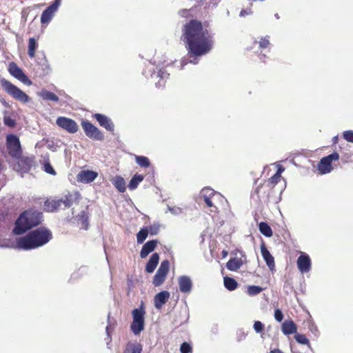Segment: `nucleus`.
Masks as SVG:
<instances>
[{
  "label": "nucleus",
  "instance_id": "nucleus-1",
  "mask_svg": "<svg viewBox=\"0 0 353 353\" xmlns=\"http://www.w3.org/2000/svg\"><path fill=\"white\" fill-rule=\"evenodd\" d=\"M183 40L188 51V57L181 61V69L188 63L197 64L199 57L208 54L214 45V34L204 28L201 22L192 19L184 25Z\"/></svg>",
  "mask_w": 353,
  "mask_h": 353
},
{
  "label": "nucleus",
  "instance_id": "nucleus-2",
  "mask_svg": "<svg viewBox=\"0 0 353 353\" xmlns=\"http://www.w3.org/2000/svg\"><path fill=\"white\" fill-rule=\"evenodd\" d=\"M52 239V232L46 227H40L18 238L16 248L23 250H34L47 244Z\"/></svg>",
  "mask_w": 353,
  "mask_h": 353
},
{
  "label": "nucleus",
  "instance_id": "nucleus-3",
  "mask_svg": "<svg viewBox=\"0 0 353 353\" xmlns=\"http://www.w3.org/2000/svg\"><path fill=\"white\" fill-rule=\"evenodd\" d=\"M43 221V214L37 210H26L22 212L14 223L12 233L21 235L32 228L38 226Z\"/></svg>",
  "mask_w": 353,
  "mask_h": 353
},
{
  "label": "nucleus",
  "instance_id": "nucleus-4",
  "mask_svg": "<svg viewBox=\"0 0 353 353\" xmlns=\"http://www.w3.org/2000/svg\"><path fill=\"white\" fill-rule=\"evenodd\" d=\"M143 74L148 78L152 79H159V80L155 83L157 88L163 87L165 83L166 79L168 78L170 74L163 70V67L156 66L154 63L148 62L145 68L143 71Z\"/></svg>",
  "mask_w": 353,
  "mask_h": 353
},
{
  "label": "nucleus",
  "instance_id": "nucleus-5",
  "mask_svg": "<svg viewBox=\"0 0 353 353\" xmlns=\"http://www.w3.org/2000/svg\"><path fill=\"white\" fill-rule=\"evenodd\" d=\"M72 203L73 196L68 194L60 199H47L44 203V209L47 212H52L61 208H68Z\"/></svg>",
  "mask_w": 353,
  "mask_h": 353
},
{
  "label": "nucleus",
  "instance_id": "nucleus-6",
  "mask_svg": "<svg viewBox=\"0 0 353 353\" xmlns=\"http://www.w3.org/2000/svg\"><path fill=\"white\" fill-rule=\"evenodd\" d=\"M0 83L3 89L14 99L23 103L30 101V98L29 96L9 81L2 79L0 81Z\"/></svg>",
  "mask_w": 353,
  "mask_h": 353
},
{
  "label": "nucleus",
  "instance_id": "nucleus-7",
  "mask_svg": "<svg viewBox=\"0 0 353 353\" xmlns=\"http://www.w3.org/2000/svg\"><path fill=\"white\" fill-rule=\"evenodd\" d=\"M132 322L130 329L134 335H138L144 330L145 310L143 307L135 308L132 310Z\"/></svg>",
  "mask_w": 353,
  "mask_h": 353
},
{
  "label": "nucleus",
  "instance_id": "nucleus-8",
  "mask_svg": "<svg viewBox=\"0 0 353 353\" xmlns=\"http://www.w3.org/2000/svg\"><path fill=\"white\" fill-rule=\"evenodd\" d=\"M7 149L9 154L14 159H19L22 154V150L19 139L17 136L10 134L7 135Z\"/></svg>",
  "mask_w": 353,
  "mask_h": 353
},
{
  "label": "nucleus",
  "instance_id": "nucleus-9",
  "mask_svg": "<svg viewBox=\"0 0 353 353\" xmlns=\"http://www.w3.org/2000/svg\"><path fill=\"white\" fill-rule=\"evenodd\" d=\"M81 126L85 135L90 139L96 141H103L104 139L103 133L89 121L83 120Z\"/></svg>",
  "mask_w": 353,
  "mask_h": 353
},
{
  "label": "nucleus",
  "instance_id": "nucleus-10",
  "mask_svg": "<svg viewBox=\"0 0 353 353\" xmlns=\"http://www.w3.org/2000/svg\"><path fill=\"white\" fill-rule=\"evenodd\" d=\"M339 159V154L334 152L332 154L323 157L317 165V169L321 174H326L332 172L333 168L332 166V162L333 161H337Z\"/></svg>",
  "mask_w": 353,
  "mask_h": 353
},
{
  "label": "nucleus",
  "instance_id": "nucleus-11",
  "mask_svg": "<svg viewBox=\"0 0 353 353\" xmlns=\"http://www.w3.org/2000/svg\"><path fill=\"white\" fill-rule=\"evenodd\" d=\"M201 197L203 198L205 204L211 208V212H216V206L214 205V201L216 198L221 196L219 193L216 192L213 189L206 187L202 189L200 192Z\"/></svg>",
  "mask_w": 353,
  "mask_h": 353
},
{
  "label": "nucleus",
  "instance_id": "nucleus-12",
  "mask_svg": "<svg viewBox=\"0 0 353 353\" xmlns=\"http://www.w3.org/2000/svg\"><path fill=\"white\" fill-rule=\"evenodd\" d=\"M170 262L168 260H164L161 263V265L157 270L155 275L154 276L152 284L156 286H160L163 283L166 276L169 272Z\"/></svg>",
  "mask_w": 353,
  "mask_h": 353
},
{
  "label": "nucleus",
  "instance_id": "nucleus-13",
  "mask_svg": "<svg viewBox=\"0 0 353 353\" xmlns=\"http://www.w3.org/2000/svg\"><path fill=\"white\" fill-rule=\"evenodd\" d=\"M57 125L69 133L74 134L79 130L77 122L70 118L59 117L56 120Z\"/></svg>",
  "mask_w": 353,
  "mask_h": 353
},
{
  "label": "nucleus",
  "instance_id": "nucleus-14",
  "mask_svg": "<svg viewBox=\"0 0 353 353\" xmlns=\"http://www.w3.org/2000/svg\"><path fill=\"white\" fill-rule=\"evenodd\" d=\"M8 71L12 76L19 80L25 85H32V82L14 62H11L9 64Z\"/></svg>",
  "mask_w": 353,
  "mask_h": 353
},
{
  "label": "nucleus",
  "instance_id": "nucleus-15",
  "mask_svg": "<svg viewBox=\"0 0 353 353\" xmlns=\"http://www.w3.org/2000/svg\"><path fill=\"white\" fill-rule=\"evenodd\" d=\"M297 268L301 274L309 272L312 267V261L309 255L301 252L297 259Z\"/></svg>",
  "mask_w": 353,
  "mask_h": 353
},
{
  "label": "nucleus",
  "instance_id": "nucleus-16",
  "mask_svg": "<svg viewBox=\"0 0 353 353\" xmlns=\"http://www.w3.org/2000/svg\"><path fill=\"white\" fill-rule=\"evenodd\" d=\"M92 117L94 118L99 123V124L104 128L107 131L112 132L114 130V125L108 117L99 114L95 113L92 115Z\"/></svg>",
  "mask_w": 353,
  "mask_h": 353
},
{
  "label": "nucleus",
  "instance_id": "nucleus-17",
  "mask_svg": "<svg viewBox=\"0 0 353 353\" xmlns=\"http://www.w3.org/2000/svg\"><path fill=\"white\" fill-rule=\"evenodd\" d=\"M179 290L184 294H189L192 291L193 283L191 278L186 275L178 278Z\"/></svg>",
  "mask_w": 353,
  "mask_h": 353
},
{
  "label": "nucleus",
  "instance_id": "nucleus-18",
  "mask_svg": "<svg viewBox=\"0 0 353 353\" xmlns=\"http://www.w3.org/2000/svg\"><path fill=\"white\" fill-rule=\"evenodd\" d=\"M98 176V173L92 170H81L77 174V181L84 183H89L94 181Z\"/></svg>",
  "mask_w": 353,
  "mask_h": 353
},
{
  "label": "nucleus",
  "instance_id": "nucleus-19",
  "mask_svg": "<svg viewBox=\"0 0 353 353\" xmlns=\"http://www.w3.org/2000/svg\"><path fill=\"white\" fill-rule=\"evenodd\" d=\"M58 8L54 6L53 5H50L48 6L41 14V23L42 24L48 23L54 17L55 12L57 11Z\"/></svg>",
  "mask_w": 353,
  "mask_h": 353
},
{
  "label": "nucleus",
  "instance_id": "nucleus-20",
  "mask_svg": "<svg viewBox=\"0 0 353 353\" xmlns=\"http://www.w3.org/2000/svg\"><path fill=\"white\" fill-rule=\"evenodd\" d=\"M143 345L137 341H128L123 349V353H142Z\"/></svg>",
  "mask_w": 353,
  "mask_h": 353
},
{
  "label": "nucleus",
  "instance_id": "nucleus-21",
  "mask_svg": "<svg viewBox=\"0 0 353 353\" xmlns=\"http://www.w3.org/2000/svg\"><path fill=\"white\" fill-rule=\"evenodd\" d=\"M261 252L266 265L268 266L270 270H274V259L272 256L269 250L266 248L264 244L261 246Z\"/></svg>",
  "mask_w": 353,
  "mask_h": 353
},
{
  "label": "nucleus",
  "instance_id": "nucleus-22",
  "mask_svg": "<svg viewBox=\"0 0 353 353\" xmlns=\"http://www.w3.org/2000/svg\"><path fill=\"white\" fill-rule=\"evenodd\" d=\"M170 298V293L168 291H161L155 295L154 299V306L157 309H161Z\"/></svg>",
  "mask_w": 353,
  "mask_h": 353
},
{
  "label": "nucleus",
  "instance_id": "nucleus-23",
  "mask_svg": "<svg viewBox=\"0 0 353 353\" xmlns=\"http://www.w3.org/2000/svg\"><path fill=\"white\" fill-rule=\"evenodd\" d=\"M158 241L156 239L147 241L142 247L140 252V256L142 259L145 258L150 253L153 252L157 247Z\"/></svg>",
  "mask_w": 353,
  "mask_h": 353
},
{
  "label": "nucleus",
  "instance_id": "nucleus-24",
  "mask_svg": "<svg viewBox=\"0 0 353 353\" xmlns=\"http://www.w3.org/2000/svg\"><path fill=\"white\" fill-rule=\"evenodd\" d=\"M281 330L285 335L296 333L297 326L292 320L285 321L281 325Z\"/></svg>",
  "mask_w": 353,
  "mask_h": 353
},
{
  "label": "nucleus",
  "instance_id": "nucleus-25",
  "mask_svg": "<svg viewBox=\"0 0 353 353\" xmlns=\"http://www.w3.org/2000/svg\"><path fill=\"white\" fill-rule=\"evenodd\" d=\"M159 261V255L155 252L152 254L145 266V271L148 273H152L156 269Z\"/></svg>",
  "mask_w": 353,
  "mask_h": 353
},
{
  "label": "nucleus",
  "instance_id": "nucleus-26",
  "mask_svg": "<svg viewBox=\"0 0 353 353\" xmlns=\"http://www.w3.org/2000/svg\"><path fill=\"white\" fill-rule=\"evenodd\" d=\"M37 95L45 101L58 102L59 100V97L54 93L46 89H42L37 93Z\"/></svg>",
  "mask_w": 353,
  "mask_h": 353
},
{
  "label": "nucleus",
  "instance_id": "nucleus-27",
  "mask_svg": "<svg viewBox=\"0 0 353 353\" xmlns=\"http://www.w3.org/2000/svg\"><path fill=\"white\" fill-rule=\"evenodd\" d=\"M243 265L241 259L231 258L226 263V268L230 271H236Z\"/></svg>",
  "mask_w": 353,
  "mask_h": 353
},
{
  "label": "nucleus",
  "instance_id": "nucleus-28",
  "mask_svg": "<svg viewBox=\"0 0 353 353\" xmlns=\"http://www.w3.org/2000/svg\"><path fill=\"white\" fill-rule=\"evenodd\" d=\"M112 183L119 192L123 193L125 191V181L123 177L117 176L112 179Z\"/></svg>",
  "mask_w": 353,
  "mask_h": 353
},
{
  "label": "nucleus",
  "instance_id": "nucleus-29",
  "mask_svg": "<svg viewBox=\"0 0 353 353\" xmlns=\"http://www.w3.org/2000/svg\"><path fill=\"white\" fill-rule=\"evenodd\" d=\"M89 272V268L86 265L81 266L77 271L73 272L71 275V279H79L82 276L87 275Z\"/></svg>",
  "mask_w": 353,
  "mask_h": 353
},
{
  "label": "nucleus",
  "instance_id": "nucleus-30",
  "mask_svg": "<svg viewBox=\"0 0 353 353\" xmlns=\"http://www.w3.org/2000/svg\"><path fill=\"white\" fill-rule=\"evenodd\" d=\"M259 229L260 232L266 237L272 236V230L270 226L265 222H261L259 224Z\"/></svg>",
  "mask_w": 353,
  "mask_h": 353
},
{
  "label": "nucleus",
  "instance_id": "nucleus-31",
  "mask_svg": "<svg viewBox=\"0 0 353 353\" xmlns=\"http://www.w3.org/2000/svg\"><path fill=\"white\" fill-rule=\"evenodd\" d=\"M143 180V176L141 174L134 175L130 181L128 188L131 190H135L138 185Z\"/></svg>",
  "mask_w": 353,
  "mask_h": 353
},
{
  "label": "nucleus",
  "instance_id": "nucleus-32",
  "mask_svg": "<svg viewBox=\"0 0 353 353\" xmlns=\"http://www.w3.org/2000/svg\"><path fill=\"white\" fill-rule=\"evenodd\" d=\"M224 286L230 291L234 290L238 285L237 282L231 277L225 276L223 280Z\"/></svg>",
  "mask_w": 353,
  "mask_h": 353
},
{
  "label": "nucleus",
  "instance_id": "nucleus-33",
  "mask_svg": "<svg viewBox=\"0 0 353 353\" xmlns=\"http://www.w3.org/2000/svg\"><path fill=\"white\" fill-rule=\"evenodd\" d=\"M37 43L34 38L32 37L29 39L28 54L30 58L34 57L35 50L37 48Z\"/></svg>",
  "mask_w": 353,
  "mask_h": 353
},
{
  "label": "nucleus",
  "instance_id": "nucleus-34",
  "mask_svg": "<svg viewBox=\"0 0 353 353\" xmlns=\"http://www.w3.org/2000/svg\"><path fill=\"white\" fill-rule=\"evenodd\" d=\"M88 213L85 210H82L78 215V219L81 222L85 230H88Z\"/></svg>",
  "mask_w": 353,
  "mask_h": 353
},
{
  "label": "nucleus",
  "instance_id": "nucleus-35",
  "mask_svg": "<svg viewBox=\"0 0 353 353\" xmlns=\"http://www.w3.org/2000/svg\"><path fill=\"white\" fill-rule=\"evenodd\" d=\"M270 37L266 36L264 37H261L259 41H254V43L259 44V48L261 50H265L270 48Z\"/></svg>",
  "mask_w": 353,
  "mask_h": 353
},
{
  "label": "nucleus",
  "instance_id": "nucleus-36",
  "mask_svg": "<svg viewBox=\"0 0 353 353\" xmlns=\"http://www.w3.org/2000/svg\"><path fill=\"white\" fill-rule=\"evenodd\" d=\"M148 236L146 228L143 227L141 228L139 232L137 234V241L138 244L143 243Z\"/></svg>",
  "mask_w": 353,
  "mask_h": 353
},
{
  "label": "nucleus",
  "instance_id": "nucleus-37",
  "mask_svg": "<svg viewBox=\"0 0 353 353\" xmlns=\"http://www.w3.org/2000/svg\"><path fill=\"white\" fill-rule=\"evenodd\" d=\"M136 163L142 168H148L150 165V161L148 157L144 156H136Z\"/></svg>",
  "mask_w": 353,
  "mask_h": 353
},
{
  "label": "nucleus",
  "instance_id": "nucleus-38",
  "mask_svg": "<svg viewBox=\"0 0 353 353\" xmlns=\"http://www.w3.org/2000/svg\"><path fill=\"white\" fill-rule=\"evenodd\" d=\"M263 291V288L257 285H250L248 287L247 293L250 296H255L259 294Z\"/></svg>",
  "mask_w": 353,
  "mask_h": 353
},
{
  "label": "nucleus",
  "instance_id": "nucleus-39",
  "mask_svg": "<svg viewBox=\"0 0 353 353\" xmlns=\"http://www.w3.org/2000/svg\"><path fill=\"white\" fill-rule=\"evenodd\" d=\"M296 341L302 345H307L310 346L309 340L306 338L304 334L296 333L294 336Z\"/></svg>",
  "mask_w": 353,
  "mask_h": 353
},
{
  "label": "nucleus",
  "instance_id": "nucleus-40",
  "mask_svg": "<svg viewBox=\"0 0 353 353\" xmlns=\"http://www.w3.org/2000/svg\"><path fill=\"white\" fill-rule=\"evenodd\" d=\"M168 210L174 216H179L183 213V210L178 206L167 205Z\"/></svg>",
  "mask_w": 353,
  "mask_h": 353
},
{
  "label": "nucleus",
  "instance_id": "nucleus-41",
  "mask_svg": "<svg viewBox=\"0 0 353 353\" xmlns=\"http://www.w3.org/2000/svg\"><path fill=\"white\" fill-rule=\"evenodd\" d=\"M148 231V234H150L152 236L157 235L159 232V224L154 223L148 227H145Z\"/></svg>",
  "mask_w": 353,
  "mask_h": 353
},
{
  "label": "nucleus",
  "instance_id": "nucleus-42",
  "mask_svg": "<svg viewBox=\"0 0 353 353\" xmlns=\"http://www.w3.org/2000/svg\"><path fill=\"white\" fill-rule=\"evenodd\" d=\"M197 3L205 5V7H216L219 3L220 0H194Z\"/></svg>",
  "mask_w": 353,
  "mask_h": 353
},
{
  "label": "nucleus",
  "instance_id": "nucleus-43",
  "mask_svg": "<svg viewBox=\"0 0 353 353\" xmlns=\"http://www.w3.org/2000/svg\"><path fill=\"white\" fill-rule=\"evenodd\" d=\"M308 329L315 338H317L319 336V331L314 322H308Z\"/></svg>",
  "mask_w": 353,
  "mask_h": 353
},
{
  "label": "nucleus",
  "instance_id": "nucleus-44",
  "mask_svg": "<svg viewBox=\"0 0 353 353\" xmlns=\"http://www.w3.org/2000/svg\"><path fill=\"white\" fill-rule=\"evenodd\" d=\"M192 351V346L187 342H183L180 347L181 353H191Z\"/></svg>",
  "mask_w": 353,
  "mask_h": 353
},
{
  "label": "nucleus",
  "instance_id": "nucleus-45",
  "mask_svg": "<svg viewBox=\"0 0 353 353\" xmlns=\"http://www.w3.org/2000/svg\"><path fill=\"white\" fill-rule=\"evenodd\" d=\"M343 139L350 143H353V131L347 130L343 133Z\"/></svg>",
  "mask_w": 353,
  "mask_h": 353
},
{
  "label": "nucleus",
  "instance_id": "nucleus-46",
  "mask_svg": "<svg viewBox=\"0 0 353 353\" xmlns=\"http://www.w3.org/2000/svg\"><path fill=\"white\" fill-rule=\"evenodd\" d=\"M253 327L256 333H260L264 329V325L261 321H256L254 322Z\"/></svg>",
  "mask_w": 353,
  "mask_h": 353
},
{
  "label": "nucleus",
  "instance_id": "nucleus-47",
  "mask_svg": "<svg viewBox=\"0 0 353 353\" xmlns=\"http://www.w3.org/2000/svg\"><path fill=\"white\" fill-rule=\"evenodd\" d=\"M280 176H276V174H274L272 176H271L268 180V183L270 184L272 186H274L276 184H277L280 180Z\"/></svg>",
  "mask_w": 353,
  "mask_h": 353
},
{
  "label": "nucleus",
  "instance_id": "nucleus-48",
  "mask_svg": "<svg viewBox=\"0 0 353 353\" xmlns=\"http://www.w3.org/2000/svg\"><path fill=\"white\" fill-rule=\"evenodd\" d=\"M274 318L278 322H281L283 319V314L280 309H276L274 311Z\"/></svg>",
  "mask_w": 353,
  "mask_h": 353
},
{
  "label": "nucleus",
  "instance_id": "nucleus-49",
  "mask_svg": "<svg viewBox=\"0 0 353 353\" xmlns=\"http://www.w3.org/2000/svg\"><path fill=\"white\" fill-rule=\"evenodd\" d=\"M4 123L9 127H14L16 124L15 121L10 117H4Z\"/></svg>",
  "mask_w": 353,
  "mask_h": 353
},
{
  "label": "nucleus",
  "instance_id": "nucleus-50",
  "mask_svg": "<svg viewBox=\"0 0 353 353\" xmlns=\"http://www.w3.org/2000/svg\"><path fill=\"white\" fill-rule=\"evenodd\" d=\"M44 170L50 174L54 175L56 174L54 168L52 167V165L49 163H46L44 164Z\"/></svg>",
  "mask_w": 353,
  "mask_h": 353
},
{
  "label": "nucleus",
  "instance_id": "nucleus-51",
  "mask_svg": "<svg viewBox=\"0 0 353 353\" xmlns=\"http://www.w3.org/2000/svg\"><path fill=\"white\" fill-rule=\"evenodd\" d=\"M251 14H252L251 9H247V10H242L240 12L239 15H240V17H245V16H247V15H249Z\"/></svg>",
  "mask_w": 353,
  "mask_h": 353
},
{
  "label": "nucleus",
  "instance_id": "nucleus-52",
  "mask_svg": "<svg viewBox=\"0 0 353 353\" xmlns=\"http://www.w3.org/2000/svg\"><path fill=\"white\" fill-rule=\"evenodd\" d=\"M284 170H285L284 168L282 165H279L277 166V170L275 174H276V176H279L281 177V174L284 172Z\"/></svg>",
  "mask_w": 353,
  "mask_h": 353
},
{
  "label": "nucleus",
  "instance_id": "nucleus-53",
  "mask_svg": "<svg viewBox=\"0 0 353 353\" xmlns=\"http://www.w3.org/2000/svg\"><path fill=\"white\" fill-rule=\"evenodd\" d=\"M189 12H190V10H182L179 11V14L182 17H188Z\"/></svg>",
  "mask_w": 353,
  "mask_h": 353
},
{
  "label": "nucleus",
  "instance_id": "nucleus-54",
  "mask_svg": "<svg viewBox=\"0 0 353 353\" xmlns=\"http://www.w3.org/2000/svg\"><path fill=\"white\" fill-rule=\"evenodd\" d=\"M48 148L52 150L53 152H55L57 150V146L54 145V144L52 142L51 143L48 144Z\"/></svg>",
  "mask_w": 353,
  "mask_h": 353
},
{
  "label": "nucleus",
  "instance_id": "nucleus-55",
  "mask_svg": "<svg viewBox=\"0 0 353 353\" xmlns=\"http://www.w3.org/2000/svg\"><path fill=\"white\" fill-rule=\"evenodd\" d=\"M105 331H106V334H107V336L109 339V342L107 343V344L108 345L109 343L111 341V337H110V327L108 325L105 328Z\"/></svg>",
  "mask_w": 353,
  "mask_h": 353
},
{
  "label": "nucleus",
  "instance_id": "nucleus-56",
  "mask_svg": "<svg viewBox=\"0 0 353 353\" xmlns=\"http://www.w3.org/2000/svg\"><path fill=\"white\" fill-rule=\"evenodd\" d=\"M61 0H54L52 5L59 8V6L61 5Z\"/></svg>",
  "mask_w": 353,
  "mask_h": 353
},
{
  "label": "nucleus",
  "instance_id": "nucleus-57",
  "mask_svg": "<svg viewBox=\"0 0 353 353\" xmlns=\"http://www.w3.org/2000/svg\"><path fill=\"white\" fill-rule=\"evenodd\" d=\"M268 353H284L282 352L280 349H274L272 350H270Z\"/></svg>",
  "mask_w": 353,
  "mask_h": 353
},
{
  "label": "nucleus",
  "instance_id": "nucleus-58",
  "mask_svg": "<svg viewBox=\"0 0 353 353\" xmlns=\"http://www.w3.org/2000/svg\"><path fill=\"white\" fill-rule=\"evenodd\" d=\"M132 280L131 279H128V285L129 288H130L132 285Z\"/></svg>",
  "mask_w": 353,
  "mask_h": 353
},
{
  "label": "nucleus",
  "instance_id": "nucleus-59",
  "mask_svg": "<svg viewBox=\"0 0 353 353\" xmlns=\"http://www.w3.org/2000/svg\"><path fill=\"white\" fill-rule=\"evenodd\" d=\"M265 57V55L264 54H261H261H259V59H260L261 61H263V59H264Z\"/></svg>",
  "mask_w": 353,
  "mask_h": 353
},
{
  "label": "nucleus",
  "instance_id": "nucleus-60",
  "mask_svg": "<svg viewBox=\"0 0 353 353\" xmlns=\"http://www.w3.org/2000/svg\"><path fill=\"white\" fill-rule=\"evenodd\" d=\"M338 139H339L338 136H335V137L333 138V142H334V143H336L338 141Z\"/></svg>",
  "mask_w": 353,
  "mask_h": 353
},
{
  "label": "nucleus",
  "instance_id": "nucleus-61",
  "mask_svg": "<svg viewBox=\"0 0 353 353\" xmlns=\"http://www.w3.org/2000/svg\"><path fill=\"white\" fill-rule=\"evenodd\" d=\"M222 254H223V256L225 257V256H227V254H228V252H227V251H225V250H223V251L222 252Z\"/></svg>",
  "mask_w": 353,
  "mask_h": 353
},
{
  "label": "nucleus",
  "instance_id": "nucleus-62",
  "mask_svg": "<svg viewBox=\"0 0 353 353\" xmlns=\"http://www.w3.org/2000/svg\"><path fill=\"white\" fill-rule=\"evenodd\" d=\"M274 17H275V18H276V19H279L280 18V17H279V14H278V13H276V14H274Z\"/></svg>",
  "mask_w": 353,
  "mask_h": 353
},
{
  "label": "nucleus",
  "instance_id": "nucleus-63",
  "mask_svg": "<svg viewBox=\"0 0 353 353\" xmlns=\"http://www.w3.org/2000/svg\"><path fill=\"white\" fill-rule=\"evenodd\" d=\"M259 188H260V186L257 187V188L256 189V192L257 194H259Z\"/></svg>",
  "mask_w": 353,
  "mask_h": 353
}]
</instances>
